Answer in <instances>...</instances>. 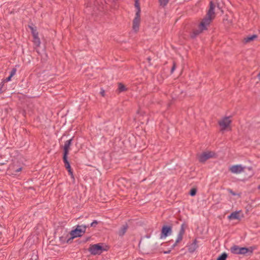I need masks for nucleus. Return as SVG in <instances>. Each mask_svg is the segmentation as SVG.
Here are the masks:
<instances>
[{
    "label": "nucleus",
    "mask_w": 260,
    "mask_h": 260,
    "mask_svg": "<svg viewBox=\"0 0 260 260\" xmlns=\"http://www.w3.org/2000/svg\"><path fill=\"white\" fill-rule=\"evenodd\" d=\"M215 5L212 1L209 3V8L205 17L201 21V26L204 27V23L210 25L211 22L215 17Z\"/></svg>",
    "instance_id": "obj_1"
},
{
    "label": "nucleus",
    "mask_w": 260,
    "mask_h": 260,
    "mask_svg": "<svg viewBox=\"0 0 260 260\" xmlns=\"http://www.w3.org/2000/svg\"><path fill=\"white\" fill-rule=\"evenodd\" d=\"M139 0H135V6L137 9L135 17L133 21V29L135 32L138 31L140 23L141 8Z\"/></svg>",
    "instance_id": "obj_2"
},
{
    "label": "nucleus",
    "mask_w": 260,
    "mask_h": 260,
    "mask_svg": "<svg viewBox=\"0 0 260 260\" xmlns=\"http://www.w3.org/2000/svg\"><path fill=\"white\" fill-rule=\"evenodd\" d=\"M89 225H78L76 228L72 230L70 232V240H73L74 238L82 236L86 232V229L88 228Z\"/></svg>",
    "instance_id": "obj_3"
},
{
    "label": "nucleus",
    "mask_w": 260,
    "mask_h": 260,
    "mask_svg": "<svg viewBox=\"0 0 260 260\" xmlns=\"http://www.w3.org/2000/svg\"><path fill=\"white\" fill-rule=\"evenodd\" d=\"M103 243H98L95 244H91L88 248V251L91 254L95 255L96 254H101L103 251L106 250L103 246Z\"/></svg>",
    "instance_id": "obj_4"
},
{
    "label": "nucleus",
    "mask_w": 260,
    "mask_h": 260,
    "mask_svg": "<svg viewBox=\"0 0 260 260\" xmlns=\"http://www.w3.org/2000/svg\"><path fill=\"white\" fill-rule=\"evenodd\" d=\"M61 235L59 236V241L61 244L64 243H71L73 240H69L70 235V232H68L67 229L63 228H60Z\"/></svg>",
    "instance_id": "obj_5"
},
{
    "label": "nucleus",
    "mask_w": 260,
    "mask_h": 260,
    "mask_svg": "<svg viewBox=\"0 0 260 260\" xmlns=\"http://www.w3.org/2000/svg\"><path fill=\"white\" fill-rule=\"evenodd\" d=\"M216 157V153L213 151L204 152L198 156L199 162L204 163L208 159Z\"/></svg>",
    "instance_id": "obj_6"
},
{
    "label": "nucleus",
    "mask_w": 260,
    "mask_h": 260,
    "mask_svg": "<svg viewBox=\"0 0 260 260\" xmlns=\"http://www.w3.org/2000/svg\"><path fill=\"white\" fill-rule=\"evenodd\" d=\"M209 24L206 23H204V27L201 26V22H200L199 25V29H194L192 32L190 33V37L191 39H195L199 34H200L203 30H207V27L209 26Z\"/></svg>",
    "instance_id": "obj_7"
},
{
    "label": "nucleus",
    "mask_w": 260,
    "mask_h": 260,
    "mask_svg": "<svg viewBox=\"0 0 260 260\" xmlns=\"http://www.w3.org/2000/svg\"><path fill=\"white\" fill-rule=\"evenodd\" d=\"M172 233V225H164L162 226L160 233V238H166Z\"/></svg>",
    "instance_id": "obj_8"
},
{
    "label": "nucleus",
    "mask_w": 260,
    "mask_h": 260,
    "mask_svg": "<svg viewBox=\"0 0 260 260\" xmlns=\"http://www.w3.org/2000/svg\"><path fill=\"white\" fill-rule=\"evenodd\" d=\"M256 248L255 246H250L249 247H240L239 249V254L246 255H251L253 254V250Z\"/></svg>",
    "instance_id": "obj_9"
},
{
    "label": "nucleus",
    "mask_w": 260,
    "mask_h": 260,
    "mask_svg": "<svg viewBox=\"0 0 260 260\" xmlns=\"http://www.w3.org/2000/svg\"><path fill=\"white\" fill-rule=\"evenodd\" d=\"M231 123L232 121L230 119L229 117H225L222 120L218 122L219 125L222 127V129L227 128Z\"/></svg>",
    "instance_id": "obj_10"
},
{
    "label": "nucleus",
    "mask_w": 260,
    "mask_h": 260,
    "mask_svg": "<svg viewBox=\"0 0 260 260\" xmlns=\"http://www.w3.org/2000/svg\"><path fill=\"white\" fill-rule=\"evenodd\" d=\"M244 167L241 165H234L229 168V171L233 173L238 174L244 171Z\"/></svg>",
    "instance_id": "obj_11"
},
{
    "label": "nucleus",
    "mask_w": 260,
    "mask_h": 260,
    "mask_svg": "<svg viewBox=\"0 0 260 260\" xmlns=\"http://www.w3.org/2000/svg\"><path fill=\"white\" fill-rule=\"evenodd\" d=\"M74 137L69 140L65 142L63 149V155H68L70 150V146L72 145V142L73 140Z\"/></svg>",
    "instance_id": "obj_12"
},
{
    "label": "nucleus",
    "mask_w": 260,
    "mask_h": 260,
    "mask_svg": "<svg viewBox=\"0 0 260 260\" xmlns=\"http://www.w3.org/2000/svg\"><path fill=\"white\" fill-rule=\"evenodd\" d=\"M244 171H243L245 174L244 180H247L254 175V172L251 167H244Z\"/></svg>",
    "instance_id": "obj_13"
},
{
    "label": "nucleus",
    "mask_w": 260,
    "mask_h": 260,
    "mask_svg": "<svg viewBox=\"0 0 260 260\" xmlns=\"http://www.w3.org/2000/svg\"><path fill=\"white\" fill-rule=\"evenodd\" d=\"M128 226L127 223L122 225L120 229L118 231V234L119 236L122 237L126 232L128 229Z\"/></svg>",
    "instance_id": "obj_14"
},
{
    "label": "nucleus",
    "mask_w": 260,
    "mask_h": 260,
    "mask_svg": "<svg viewBox=\"0 0 260 260\" xmlns=\"http://www.w3.org/2000/svg\"><path fill=\"white\" fill-rule=\"evenodd\" d=\"M198 247V246L197 245V240L195 239L193 242L188 247L189 252L191 253L193 252L197 249Z\"/></svg>",
    "instance_id": "obj_15"
},
{
    "label": "nucleus",
    "mask_w": 260,
    "mask_h": 260,
    "mask_svg": "<svg viewBox=\"0 0 260 260\" xmlns=\"http://www.w3.org/2000/svg\"><path fill=\"white\" fill-rule=\"evenodd\" d=\"M228 218L230 220L240 219L239 212L237 211L232 212L229 216H228Z\"/></svg>",
    "instance_id": "obj_16"
},
{
    "label": "nucleus",
    "mask_w": 260,
    "mask_h": 260,
    "mask_svg": "<svg viewBox=\"0 0 260 260\" xmlns=\"http://www.w3.org/2000/svg\"><path fill=\"white\" fill-rule=\"evenodd\" d=\"M258 37L257 35L254 34L252 36H248L244 39L245 43H249L253 41Z\"/></svg>",
    "instance_id": "obj_17"
},
{
    "label": "nucleus",
    "mask_w": 260,
    "mask_h": 260,
    "mask_svg": "<svg viewBox=\"0 0 260 260\" xmlns=\"http://www.w3.org/2000/svg\"><path fill=\"white\" fill-rule=\"evenodd\" d=\"M240 247H239L238 245H234L231 248V251L232 253L235 254H239V249Z\"/></svg>",
    "instance_id": "obj_18"
},
{
    "label": "nucleus",
    "mask_w": 260,
    "mask_h": 260,
    "mask_svg": "<svg viewBox=\"0 0 260 260\" xmlns=\"http://www.w3.org/2000/svg\"><path fill=\"white\" fill-rule=\"evenodd\" d=\"M33 24H32V25H28V28L30 29L31 34L32 36H37L38 35V32L37 29V27L36 26H32Z\"/></svg>",
    "instance_id": "obj_19"
},
{
    "label": "nucleus",
    "mask_w": 260,
    "mask_h": 260,
    "mask_svg": "<svg viewBox=\"0 0 260 260\" xmlns=\"http://www.w3.org/2000/svg\"><path fill=\"white\" fill-rule=\"evenodd\" d=\"M118 90L119 92H121L127 90V88L123 84L121 83H118Z\"/></svg>",
    "instance_id": "obj_20"
},
{
    "label": "nucleus",
    "mask_w": 260,
    "mask_h": 260,
    "mask_svg": "<svg viewBox=\"0 0 260 260\" xmlns=\"http://www.w3.org/2000/svg\"><path fill=\"white\" fill-rule=\"evenodd\" d=\"M33 37V42L34 44L37 46H39L41 43L40 38L39 37V35L37 36H34Z\"/></svg>",
    "instance_id": "obj_21"
},
{
    "label": "nucleus",
    "mask_w": 260,
    "mask_h": 260,
    "mask_svg": "<svg viewBox=\"0 0 260 260\" xmlns=\"http://www.w3.org/2000/svg\"><path fill=\"white\" fill-rule=\"evenodd\" d=\"M62 160L64 165V167L66 168L67 166L70 165V163L68 160V155H63L62 156Z\"/></svg>",
    "instance_id": "obj_22"
},
{
    "label": "nucleus",
    "mask_w": 260,
    "mask_h": 260,
    "mask_svg": "<svg viewBox=\"0 0 260 260\" xmlns=\"http://www.w3.org/2000/svg\"><path fill=\"white\" fill-rule=\"evenodd\" d=\"M170 0H158L160 6L162 8L165 7L169 3Z\"/></svg>",
    "instance_id": "obj_23"
},
{
    "label": "nucleus",
    "mask_w": 260,
    "mask_h": 260,
    "mask_svg": "<svg viewBox=\"0 0 260 260\" xmlns=\"http://www.w3.org/2000/svg\"><path fill=\"white\" fill-rule=\"evenodd\" d=\"M228 257V254L223 252L217 258V260H226Z\"/></svg>",
    "instance_id": "obj_24"
},
{
    "label": "nucleus",
    "mask_w": 260,
    "mask_h": 260,
    "mask_svg": "<svg viewBox=\"0 0 260 260\" xmlns=\"http://www.w3.org/2000/svg\"><path fill=\"white\" fill-rule=\"evenodd\" d=\"M197 189L195 187H193L190 190L189 194L191 197H193L197 194Z\"/></svg>",
    "instance_id": "obj_25"
},
{
    "label": "nucleus",
    "mask_w": 260,
    "mask_h": 260,
    "mask_svg": "<svg viewBox=\"0 0 260 260\" xmlns=\"http://www.w3.org/2000/svg\"><path fill=\"white\" fill-rule=\"evenodd\" d=\"M184 226H185V224L184 223L182 224V225L181 226L180 230L179 232L178 233L179 235L183 236V235L184 234V233H185V228H184Z\"/></svg>",
    "instance_id": "obj_26"
},
{
    "label": "nucleus",
    "mask_w": 260,
    "mask_h": 260,
    "mask_svg": "<svg viewBox=\"0 0 260 260\" xmlns=\"http://www.w3.org/2000/svg\"><path fill=\"white\" fill-rule=\"evenodd\" d=\"M99 222L96 220H93V222H92L90 224H88L87 225H89V227H96V226L97 225V224H98Z\"/></svg>",
    "instance_id": "obj_27"
},
{
    "label": "nucleus",
    "mask_w": 260,
    "mask_h": 260,
    "mask_svg": "<svg viewBox=\"0 0 260 260\" xmlns=\"http://www.w3.org/2000/svg\"><path fill=\"white\" fill-rule=\"evenodd\" d=\"M176 68V63L175 61H173V66L171 70V74H172Z\"/></svg>",
    "instance_id": "obj_28"
},
{
    "label": "nucleus",
    "mask_w": 260,
    "mask_h": 260,
    "mask_svg": "<svg viewBox=\"0 0 260 260\" xmlns=\"http://www.w3.org/2000/svg\"><path fill=\"white\" fill-rule=\"evenodd\" d=\"M16 71L17 70H16V68H13L10 72V75L11 76L13 77L16 74Z\"/></svg>",
    "instance_id": "obj_29"
},
{
    "label": "nucleus",
    "mask_w": 260,
    "mask_h": 260,
    "mask_svg": "<svg viewBox=\"0 0 260 260\" xmlns=\"http://www.w3.org/2000/svg\"><path fill=\"white\" fill-rule=\"evenodd\" d=\"M182 239H183V236L178 234V236H177V240L176 241V243H179L180 241H182Z\"/></svg>",
    "instance_id": "obj_30"
},
{
    "label": "nucleus",
    "mask_w": 260,
    "mask_h": 260,
    "mask_svg": "<svg viewBox=\"0 0 260 260\" xmlns=\"http://www.w3.org/2000/svg\"><path fill=\"white\" fill-rule=\"evenodd\" d=\"M4 83L3 82H2L0 84V94L3 93L4 91V90H2V88H3V86H4Z\"/></svg>",
    "instance_id": "obj_31"
},
{
    "label": "nucleus",
    "mask_w": 260,
    "mask_h": 260,
    "mask_svg": "<svg viewBox=\"0 0 260 260\" xmlns=\"http://www.w3.org/2000/svg\"><path fill=\"white\" fill-rule=\"evenodd\" d=\"M69 174L71 176L72 178H74L73 171L72 169L68 171Z\"/></svg>",
    "instance_id": "obj_32"
},
{
    "label": "nucleus",
    "mask_w": 260,
    "mask_h": 260,
    "mask_svg": "<svg viewBox=\"0 0 260 260\" xmlns=\"http://www.w3.org/2000/svg\"><path fill=\"white\" fill-rule=\"evenodd\" d=\"M228 191H229V193H230L233 196H236V193L234 191H233L232 189H231L230 188H229L228 189Z\"/></svg>",
    "instance_id": "obj_33"
},
{
    "label": "nucleus",
    "mask_w": 260,
    "mask_h": 260,
    "mask_svg": "<svg viewBox=\"0 0 260 260\" xmlns=\"http://www.w3.org/2000/svg\"><path fill=\"white\" fill-rule=\"evenodd\" d=\"M12 76H11L10 75H9L8 77H7V78L5 79L4 81H5V82H9V81H11V78H12Z\"/></svg>",
    "instance_id": "obj_34"
},
{
    "label": "nucleus",
    "mask_w": 260,
    "mask_h": 260,
    "mask_svg": "<svg viewBox=\"0 0 260 260\" xmlns=\"http://www.w3.org/2000/svg\"><path fill=\"white\" fill-rule=\"evenodd\" d=\"M90 239V237H87L84 240H83L82 241V242L83 243H85L87 242ZM80 243H81V242Z\"/></svg>",
    "instance_id": "obj_35"
},
{
    "label": "nucleus",
    "mask_w": 260,
    "mask_h": 260,
    "mask_svg": "<svg viewBox=\"0 0 260 260\" xmlns=\"http://www.w3.org/2000/svg\"><path fill=\"white\" fill-rule=\"evenodd\" d=\"M100 94L102 95V96H105V90L104 89H102Z\"/></svg>",
    "instance_id": "obj_36"
},
{
    "label": "nucleus",
    "mask_w": 260,
    "mask_h": 260,
    "mask_svg": "<svg viewBox=\"0 0 260 260\" xmlns=\"http://www.w3.org/2000/svg\"><path fill=\"white\" fill-rule=\"evenodd\" d=\"M21 170H22V168H18V169H16V170L15 171V173H18V172H19L21 171Z\"/></svg>",
    "instance_id": "obj_37"
},
{
    "label": "nucleus",
    "mask_w": 260,
    "mask_h": 260,
    "mask_svg": "<svg viewBox=\"0 0 260 260\" xmlns=\"http://www.w3.org/2000/svg\"><path fill=\"white\" fill-rule=\"evenodd\" d=\"M68 171V170H70L71 169H72L71 168V165L69 166H67L65 168Z\"/></svg>",
    "instance_id": "obj_38"
},
{
    "label": "nucleus",
    "mask_w": 260,
    "mask_h": 260,
    "mask_svg": "<svg viewBox=\"0 0 260 260\" xmlns=\"http://www.w3.org/2000/svg\"><path fill=\"white\" fill-rule=\"evenodd\" d=\"M178 243H176V241L175 243L172 246V248H174L175 247H176Z\"/></svg>",
    "instance_id": "obj_39"
},
{
    "label": "nucleus",
    "mask_w": 260,
    "mask_h": 260,
    "mask_svg": "<svg viewBox=\"0 0 260 260\" xmlns=\"http://www.w3.org/2000/svg\"><path fill=\"white\" fill-rule=\"evenodd\" d=\"M170 252H171V250H169L166 251L164 252V253H165V254H168V253H170Z\"/></svg>",
    "instance_id": "obj_40"
},
{
    "label": "nucleus",
    "mask_w": 260,
    "mask_h": 260,
    "mask_svg": "<svg viewBox=\"0 0 260 260\" xmlns=\"http://www.w3.org/2000/svg\"><path fill=\"white\" fill-rule=\"evenodd\" d=\"M148 61L150 63V61H151V58L150 57H148L147 58Z\"/></svg>",
    "instance_id": "obj_41"
},
{
    "label": "nucleus",
    "mask_w": 260,
    "mask_h": 260,
    "mask_svg": "<svg viewBox=\"0 0 260 260\" xmlns=\"http://www.w3.org/2000/svg\"><path fill=\"white\" fill-rule=\"evenodd\" d=\"M257 77H258V78L260 79V72L258 73V75H257Z\"/></svg>",
    "instance_id": "obj_42"
},
{
    "label": "nucleus",
    "mask_w": 260,
    "mask_h": 260,
    "mask_svg": "<svg viewBox=\"0 0 260 260\" xmlns=\"http://www.w3.org/2000/svg\"><path fill=\"white\" fill-rule=\"evenodd\" d=\"M258 188L260 189V185L258 186Z\"/></svg>",
    "instance_id": "obj_43"
}]
</instances>
